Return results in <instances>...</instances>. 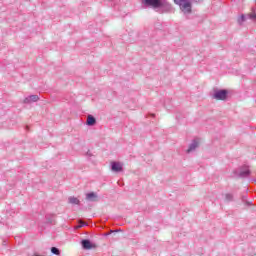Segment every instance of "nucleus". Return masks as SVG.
Listing matches in <instances>:
<instances>
[{"mask_svg":"<svg viewBox=\"0 0 256 256\" xmlns=\"http://www.w3.org/2000/svg\"><path fill=\"white\" fill-rule=\"evenodd\" d=\"M142 3L145 7H150L161 14L173 11V5L167 0H142Z\"/></svg>","mask_w":256,"mask_h":256,"instance_id":"nucleus-1","label":"nucleus"},{"mask_svg":"<svg viewBox=\"0 0 256 256\" xmlns=\"http://www.w3.org/2000/svg\"><path fill=\"white\" fill-rule=\"evenodd\" d=\"M175 5H179L180 11L184 13V15H191L193 12L191 0H174Z\"/></svg>","mask_w":256,"mask_h":256,"instance_id":"nucleus-2","label":"nucleus"},{"mask_svg":"<svg viewBox=\"0 0 256 256\" xmlns=\"http://www.w3.org/2000/svg\"><path fill=\"white\" fill-rule=\"evenodd\" d=\"M214 99L217 101H225L227 99V90H219L214 94Z\"/></svg>","mask_w":256,"mask_h":256,"instance_id":"nucleus-3","label":"nucleus"},{"mask_svg":"<svg viewBox=\"0 0 256 256\" xmlns=\"http://www.w3.org/2000/svg\"><path fill=\"white\" fill-rule=\"evenodd\" d=\"M82 247H83V249H86V250L96 249L97 248V244H93L89 240H82Z\"/></svg>","mask_w":256,"mask_h":256,"instance_id":"nucleus-4","label":"nucleus"},{"mask_svg":"<svg viewBox=\"0 0 256 256\" xmlns=\"http://www.w3.org/2000/svg\"><path fill=\"white\" fill-rule=\"evenodd\" d=\"M111 167L112 171H115L116 173L123 171V164H121L120 162H112Z\"/></svg>","mask_w":256,"mask_h":256,"instance_id":"nucleus-5","label":"nucleus"},{"mask_svg":"<svg viewBox=\"0 0 256 256\" xmlns=\"http://www.w3.org/2000/svg\"><path fill=\"white\" fill-rule=\"evenodd\" d=\"M87 201H97V194L95 192L86 194Z\"/></svg>","mask_w":256,"mask_h":256,"instance_id":"nucleus-6","label":"nucleus"},{"mask_svg":"<svg viewBox=\"0 0 256 256\" xmlns=\"http://www.w3.org/2000/svg\"><path fill=\"white\" fill-rule=\"evenodd\" d=\"M199 147V142L194 141L188 148L187 153H191V151H195Z\"/></svg>","mask_w":256,"mask_h":256,"instance_id":"nucleus-7","label":"nucleus"},{"mask_svg":"<svg viewBox=\"0 0 256 256\" xmlns=\"http://www.w3.org/2000/svg\"><path fill=\"white\" fill-rule=\"evenodd\" d=\"M95 123H96L95 117L89 115L87 118V125L92 126V125H95Z\"/></svg>","mask_w":256,"mask_h":256,"instance_id":"nucleus-8","label":"nucleus"},{"mask_svg":"<svg viewBox=\"0 0 256 256\" xmlns=\"http://www.w3.org/2000/svg\"><path fill=\"white\" fill-rule=\"evenodd\" d=\"M69 203H71L72 205H79L80 201L75 197H70Z\"/></svg>","mask_w":256,"mask_h":256,"instance_id":"nucleus-9","label":"nucleus"},{"mask_svg":"<svg viewBox=\"0 0 256 256\" xmlns=\"http://www.w3.org/2000/svg\"><path fill=\"white\" fill-rule=\"evenodd\" d=\"M36 102V101H39V96L37 95H31L29 98H28V102Z\"/></svg>","mask_w":256,"mask_h":256,"instance_id":"nucleus-10","label":"nucleus"},{"mask_svg":"<svg viewBox=\"0 0 256 256\" xmlns=\"http://www.w3.org/2000/svg\"><path fill=\"white\" fill-rule=\"evenodd\" d=\"M51 253H53L54 255H59L60 254L59 249H57L56 247L51 248Z\"/></svg>","mask_w":256,"mask_h":256,"instance_id":"nucleus-11","label":"nucleus"},{"mask_svg":"<svg viewBox=\"0 0 256 256\" xmlns=\"http://www.w3.org/2000/svg\"><path fill=\"white\" fill-rule=\"evenodd\" d=\"M226 199H227V201H231V199H233V195L226 194Z\"/></svg>","mask_w":256,"mask_h":256,"instance_id":"nucleus-12","label":"nucleus"},{"mask_svg":"<svg viewBox=\"0 0 256 256\" xmlns=\"http://www.w3.org/2000/svg\"><path fill=\"white\" fill-rule=\"evenodd\" d=\"M195 3H201V0H193Z\"/></svg>","mask_w":256,"mask_h":256,"instance_id":"nucleus-13","label":"nucleus"},{"mask_svg":"<svg viewBox=\"0 0 256 256\" xmlns=\"http://www.w3.org/2000/svg\"><path fill=\"white\" fill-rule=\"evenodd\" d=\"M81 228V225L80 226H77V229Z\"/></svg>","mask_w":256,"mask_h":256,"instance_id":"nucleus-14","label":"nucleus"},{"mask_svg":"<svg viewBox=\"0 0 256 256\" xmlns=\"http://www.w3.org/2000/svg\"><path fill=\"white\" fill-rule=\"evenodd\" d=\"M246 175H249V171H248V172H246Z\"/></svg>","mask_w":256,"mask_h":256,"instance_id":"nucleus-15","label":"nucleus"}]
</instances>
